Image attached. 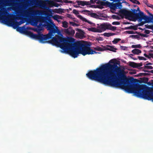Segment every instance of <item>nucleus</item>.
<instances>
[{
  "label": "nucleus",
  "mask_w": 153,
  "mask_h": 153,
  "mask_svg": "<svg viewBox=\"0 0 153 153\" xmlns=\"http://www.w3.org/2000/svg\"><path fill=\"white\" fill-rule=\"evenodd\" d=\"M134 78L127 79L125 72L117 65L107 63L100 67V82L105 85L125 89L137 97L153 102V89L144 84L131 83Z\"/></svg>",
  "instance_id": "f257e3e1"
},
{
  "label": "nucleus",
  "mask_w": 153,
  "mask_h": 153,
  "mask_svg": "<svg viewBox=\"0 0 153 153\" xmlns=\"http://www.w3.org/2000/svg\"><path fill=\"white\" fill-rule=\"evenodd\" d=\"M53 34L57 33L51 40L47 41V43L60 47L64 52L69 53L74 58H76L79 54L83 56L87 54H92L96 53L95 51L91 49L90 45L84 41L75 42L74 38L70 37L66 38L63 37L61 31L55 27Z\"/></svg>",
  "instance_id": "f03ea898"
},
{
  "label": "nucleus",
  "mask_w": 153,
  "mask_h": 153,
  "mask_svg": "<svg viewBox=\"0 0 153 153\" xmlns=\"http://www.w3.org/2000/svg\"><path fill=\"white\" fill-rule=\"evenodd\" d=\"M120 13L125 16L126 19L129 18L133 19H138L140 22L138 25V26H142L147 23L151 22L153 24V14L149 12V16L145 15L143 12L140 11L138 7L137 10L131 9V11L123 9L120 11Z\"/></svg>",
  "instance_id": "7ed1b4c3"
},
{
  "label": "nucleus",
  "mask_w": 153,
  "mask_h": 153,
  "mask_svg": "<svg viewBox=\"0 0 153 153\" xmlns=\"http://www.w3.org/2000/svg\"><path fill=\"white\" fill-rule=\"evenodd\" d=\"M46 23V28H47L48 30H49V33L46 35H43L39 31L38 32L37 34H36V39L38 40L42 43H47V40L51 39L52 36H53V32L55 29L54 27L55 25L52 22L50 23L47 22Z\"/></svg>",
  "instance_id": "20e7f679"
},
{
  "label": "nucleus",
  "mask_w": 153,
  "mask_h": 153,
  "mask_svg": "<svg viewBox=\"0 0 153 153\" xmlns=\"http://www.w3.org/2000/svg\"><path fill=\"white\" fill-rule=\"evenodd\" d=\"M19 23L18 22H16L13 24L14 26L16 27H17L16 29L17 31L21 33L25 34L34 39H36V34H34L30 31H28L25 26L22 27H18V25L21 24H19Z\"/></svg>",
  "instance_id": "39448f33"
},
{
  "label": "nucleus",
  "mask_w": 153,
  "mask_h": 153,
  "mask_svg": "<svg viewBox=\"0 0 153 153\" xmlns=\"http://www.w3.org/2000/svg\"><path fill=\"white\" fill-rule=\"evenodd\" d=\"M109 25V24L104 23L101 24L98 27L99 28V30L101 31L102 32V31H105L106 29L108 30Z\"/></svg>",
  "instance_id": "423d86ee"
},
{
  "label": "nucleus",
  "mask_w": 153,
  "mask_h": 153,
  "mask_svg": "<svg viewBox=\"0 0 153 153\" xmlns=\"http://www.w3.org/2000/svg\"><path fill=\"white\" fill-rule=\"evenodd\" d=\"M64 31L66 34L71 36H74L75 33V30L72 29L71 27H69L68 28L65 29Z\"/></svg>",
  "instance_id": "0eeeda50"
},
{
  "label": "nucleus",
  "mask_w": 153,
  "mask_h": 153,
  "mask_svg": "<svg viewBox=\"0 0 153 153\" xmlns=\"http://www.w3.org/2000/svg\"><path fill=\"white\" fill-rule=\"evenodd\" d=\"M107 46L108 47L105 48V50H109L115 52H116L117 49L116 48H114V46L110 45H107Z\"/></svg>",
  "instance_id": "6e6552de"
},
{
  "label": "nucleus",
  "mask_w": 153,
  "mask_h": 153,
  "mask_svg": "<svg viewBox=\"0 0 153 153\" xmlns=\"http://www.w3.org/2000/svg\"><path fill=\"white\" fill-rule=\"evenodd\" d=\"M76 2L79 5H81L82 6H84L89 4V2L86 1H77Z\"/></svg>",
  "instance_id": "1a4fd4ad"
},
{
  "label": "nucleus",
  "mask_w": 153,
  "mask_h": 153,
  "mask_svg": "<svg viewBox=\"0 0 153 153\" xmlns=\"http://www.w3.org/2000/svg\"><path fill=\"white\" fill-rule=\"evenodd\" d=\"M88 30L89 31H91L94 32L101 33V31L99 30V28H97L95 27H91L89 28Z\"/></svg>",
  "instance_id": "9d476101"
},
{
  "label": "nucleus",
  "mask_w": 153,
  "mask_h": 153,
  "mask_svg": "<svg viewBox=\"0 0 153 153\" xmlns=\"http://www.w3.org/2000/svg\"><path fill=\"white\" fill-rule=\"evenodd\" d=\"M131 52L134 54L138 55L141 53V51L138 49H135L132 50Z\"/></svg>",
  "instance_id": "9b49d317"
},
{
  "label": "nucleus",
  "mask_w": 153,
  "mask_h": 153,
  "mask_svg": "<svg viewBox=\"0 0 153 153\" xmlns=\"http://www.w3.org/2000/svg\"><path fill=\"white\" fill-rule=\"evenodd\" d=\"M53 19L57 21V22H59V21L58 20V19H62V17L61 16H59L58 15H55L52 17Z\"/></svg>",
  "instance_id": "f8f14e48"
},
{
  "label": "nucleus",
  "mask_w": 153,
  "mask_h": 153,
  "mask_svg": "<svg viewBox=\"0 0 153 153\" xmlns=\"http://www.w3.org/2000/svg\"><path fill=\"white\" fill-rule=\"evenodd\" d=\"M115 35V33H105L103 34V35L105 36L109 37Z\"/></svg>",
  "instance_id": "ddd939ff"
},
{
  "label": "nucleus",
  "mask_w": 153,
  "mask_h": 153,
  "mask_svg": "<svg viewBox=\"0 0 153 153\" xmlns=\"http://www.w3.org/2000/svg\"><path fill=\"white\" fill-rule=\"evenodd\" d=\"M48 4L50 7H53L54 6V2L52 0H48Z\"/></svg>",
  "instance_id": "4468645a"
},
{
  "label": "nucleus",
  "mask_w": 153,
  "mask_h": 153,
  "mask_svg": "<svg viewBox=\"0 0 153 153\" xmlns=\"http://www.w3.org/2000/svg\"><path fill=\"white\" fill-rule=\"evenodd\" d=\"M122 6L121 3H117L113 4V7L114 8H117V7H121Z\"/></svg>",
  "instance_id": "2eb2a0df"
},
{
  "label": "nucleus",
  "mask_w": 153,
  "mask_h": 153,
  "mask_svg": "<svg viewBox=\"0 0 153 153\" xmlns=\"http://www.w3.org/2000/svg\"><path fill=\"white\" fill-rule=\"evenodd\" d=\"M136 65H137V63L134 62H129V65L133 68H137Z\"/></svg>",
  "instance_id": "dca6fc26"
},
{
  "label": "nucleus",
  "mask_w": 153,
  "mask_h": 153,
  "mask_svg": "<svg viewBox=\"0 0 153 153\" xmlns=\"http://www.w3.org/2000/svg\"><path fill=\"white\" fill-rule=\"evenodd\" d=\"M108 30H111L112 31H114L116 30V27L113 26L111 24H109Z\"/></svg>",
  "instance_id": "f3484780"
},
{
  "label": "nucleus",
  "mask_w": 153,
  "mask_h": 153,
  "mask_svg": "<svg viewBox=\"0 0 153 153\" xmlns=\"http://www.w3.org/2000/svg\"><path fill=\"white\" fill-rule=\"evenodd\" d=\"M62 27L65 28H67L68 27V23L66 21H64L62 23Z\"/></svg>",
  "instance_id": "a211bd4d"
},
{
  "label": "nucleus",
  "mask_w": 153,
  "mask_h": 153,
  "mask_svg": "<svg viewBox=\"0 0 153 153\" xmlns=\"http://www.w3.org/2000/svg\"><path fill=\"white\" fill-rule=\"evenodd\" d=\"M141 47V45L140 44L136 45H133L131 46V48H140Z\"/></svg>",
  "instance_id": "6ab92c4d"
},
{
  "label": "nucleus",
  "mask_w": 153,
  "mask_h": 153,
  "mask_svg": "<svg viewBox=\"0 0 153 153\" xmlns=\"http://www.w3.org/2000/svg\"><path fill=\"white\" fill-rule=\"evenodd\" d=\"M77 30L78 32H79V33L81 35H83V33H84V32L82 30L77 29ZM79 34L78 33H76V34L77 35V34Z\"/></svg>",
  "instance_id": "aec40b11"
},
{
  "label": "nucleus",
  "mask_w": 153,
  "mask_h": 153,
  "mask_svg": "<svg viewBox=\"0 0 153 153\" xmlns=\"http://www.w3.org/2000/svg\"><path fill=\"white\" fill-rule=\"evenodd\" d=\"M129 37L132 38H136L137 39H139L140 38V36L138 35H131Z\"/></svg>",
  "instance_id": "412c9836"
},
{
  "label": "nucleus",
  "mask_w": 153,
  "mask_h": 153,
  "mask_svg": "<svg viewBox=\"0 0 153 153\" xmlns=\"http://www.w3.org/2000/svg\"><path fill=\"white\" fill-rule=\"evenodd\" d=\"M126 32L129 34H135V33H137L138 34V33L137 32H134L132 30H128V31H126Z\"/></svg>",
  "instance_id": "4be33fe9"
},
{
  "label": "nucleus",
  "mask_w": 153,
  "mask_h": 153,
  "mask_svg": "<svg viewBox=\"0 0 153 153\" xmlns=\"http://www.w3.org/2000/svg\"><path fill=\"white\" fill-rule=\"evenodd\" d=\"M144 68L147 69H153V67L151 66H149L148 65H146L144 67Z\"/></svg>",
  "instance_id": "5701e85b"
},
{
  "label": "nucleus",
  "mask_w": 153,
  "mask_h": 153,
  "mask_svg": "<svg viewBox=\"0 0 153 153\" xmlns=\"http://www.w3.org/2000/svg\"><path fill=\"white\" fill-rule=\"evenodd\" d=\"M145 26L147 28L153 30V25H145Z\"/></svg>",
  "instance_id": "b1692460"
},
{
  "label": "nucleus",
  "mask_w": 153,
  "mask_h": 153,
  "mask_svg": "<svg viewBox=\"0 0 153 153\" xmlns=\"http://www.w3.org/2000/svg\"><path fill=\"white\" fill-rule=\"evenodd\" d=\"M120 39H114V40L112 42H113V43L114 44H117V42L119 41L120 40Z\"/></svg>",
  "instance_id": "393cba45"
},
{
  "label": "nucleus",
  "mask_w": 153,
  "mask_h": 153,
  "mask_svg": "<svg viewBox=\"0 0 153 153\" xmlns=\"http://www.w3.org/2000/svg\"><path fill=\"white\" fill-rule=\"evenodd\" d=\"M142 81L144 83H146L148 81V79L147 78L144 77L142 78Z\"/></svg>",
  "instance_id": "a878e982"
},
{
  "label": "nucleus",
  "mask_w": 153,
  "mask_h": 153,
  "mask_svg": "<svg viewBox=\"0 0 153 153\" xmlns=\"http://www.w3.org/2000/svg\"><path fill=\"white\" fill-rule=\"evenodd\" d=\"M91 17L96 18L98 16V15L96 13H91L90 14Z\"/></svg>",
  "instance_id": "bb28decb"
},
{
  "label": "nucleus",
  "mask_w": 153,
  "mask_h": 153,
  "mask_svg": "<svg viewBox=\"0 0 153 153\" xmlns=\"http://www.w3.org/2000/svg\"><path fill=\"white\" fill-rule=\"evenodd\" d=\"M138 34L139 35L143 37H148V35L146 34H143L142 33H140V32L138 33Z\"/></svg>",
  "instance_id": "cd10ccee"
},
{
  "label": "nucleus",
  "mask_w": 153,
  "mask_h": 153,
  "mask_svg": "<svg viewBox=\"0 0 153 153\" xmlns=\"http://www.w3.org/2000/svg\"><path fill=\"white\" fill-rule=\"evenodd\" d=\"M69 23L70 24L72 25L73 26H78V24H77L76 23L73 22H70Z\"/></svg>",
  "instance_id": "c85d7f7f"
},
{
  "label": "nucleus",
  "mask_w": 153,
  "mask_h": 153,
  "mask_svg": "<svg viewBox=\"0 0 153 153\" xmlns=\"http://www.w3.org/2000/svg\"><path fill=\"white\" fill-rule=\"evenodd\" d=\"M131 29H133L134 30H137V27L136 26H131Z\"/></svg>",
  "instance_id": "c756f323"
},
{
  "label": "nucleus",
  "mask_w": 153,
  "mask_h": 153,
  "mask_svg": "<svg viewBox=\"0 0 153 153\" xmlns=\"http://www.w3.org/2000/svg\"><path fill=\"white\" fill-rule=\"evenodd\" d=\"M64 2L66 3H73V2L72 1H69L68 0H64Z\"/></svg>",
  "instance_id": "7c9ffc66"
},
{
  "label": "nucleus",
  "mask_w": 153,
  "mask_h": 153,
  "mask_svg": "<svg viewBox=\"0 0 153 153\" xmlns=\"http://www.w3.org/2000/svg\"><path fill=\"white\" fill-rule=\"evenodd\" d=\"M138 58L140 60H146V59L144 57L140 56H138Z\"/></svg>",
  "instance_id": "2f4dec72"
},
{
  "label": "nucleus",
  "mask_w": 153,
  "mask_h": 153,
  "mask_svg": "<svg viewBox=\"0 0 153 153\" xmlns=\"http://www.w3.org/2000/svg\"><path fill=\"white\" fill-rule=\"evenodd\" d=\"M127 47L126 46H120V48L121 50H126L127 48Z\"/></svg>",
  "instance_id": "473e14b6"
},
{
  "label": "nucleus",
  "mask_w": 153,
  "mask_h": 153,
  "mask_svg": "<svg viewBox=\"0 0 153 153\" xmlns=\"http://www.w3.org/2000/svg\"><path fill=\"white\" fill-rule=\"evenodd\" d=\"M112 24L113 25H119L120 24V23L119 22H114L112 23Z\"/></svg>",
  "instance_id": "72a5a7b5"
},
{
  "label": "nucleus",
  "mask_w": 153,
  "mask_h": 153,
  "mask_svg": "<svg viewBox=\"0 0 153 153\" xmlns=\"http://www.w3.org/2000/svg\"><path fill=\"white\" fill-rule=\"evenodd\" d=\"M73 13L76 15H77L79 13L78 11L75 9L73 10Z\"/></svg>",
  "instance_id": "f704fd0d"
},
{
  "label": "nucleus",
  "mask_w": 153,
  "mask_h": 153,
  "mask_svg": "<svg viewBox=\"0 0 153 153\" xmlns=\"http://www.w3.org/2000/svg\"><path fill=\"white\" fill-rule=\"evenodd\" d=\"M147 6L148 7H150L153 9V5L151 4L150 3H148V4H147Z\"/></svg>",
  "instance_id": "c9c22d12"
},
{
  "label": "nucleus",
  "mask_w": 153,
  "mask_h": 153,
  "mask_svg": "<svg viewBox=\"0 0 153 153\" xmlns=\"http://www.w3.org/2000/svg\"><path fill=\"white\" fill-rule=\"evenodd\" d=\"M137 65H136V66H137V68L141 67L142 66L143 64L142 63H137Z\"/></svg>",
  "instance_id": "e433bc0d"
},
{
  "label": "nucleus",
  "mask_w": 153,
  "mask_h": 153,
  "mask_svg": "<svg viewBox=\"0 0 153 153\" xmlns=\"http://www.w3.org/2000/svg\"><path fill=\"white\" fill-rule=\"evenodd\" d=\"M96 39L97 41H102L103 40L102 38L101 37H97L96 38Z\"/></svg>",
  "instance_id": "4c0bfd02"
},
{
  "label": "nucleus",
  "mask_w": 153,
  "mask_h": 153,
  "mask_svg": "<svg viewBox=\"0 0 153 153\" xmlns=\"http://www.w3.org/2000/svg\"><path fill=\"white\" fill-rule=\"evenodd\" d=\"M144 32L147 34H149L150 33V31L149 30H145Z\"/></svg>",
  "instance_id": "58836bf2"
},
{
  "label": "nucleus",
  "mask_w": 153,
  "mask_h": 153,
  "mask_svg": "<svg viewBox=\"0 0 153 153\" xmlns=\"http://www.w3.org/2000/svg\"><path fill=\"white\" fill-rule=\"evenodd\" d=\"M54 6H53V7H58L59 6V4L58 3H56V2H54Z\"/></svg>",
  "instance_id": "ea45409f"
},
{
  "label": "nucleus",
  "mask_w": 153,
  "mask_h": 153,
  "mask_svg": "<svg viewBox=\"0 0 153 153\" xmlns=\"http://www.w3.org/2000/svg\"><path fill=\"white\" fill-rule=\"evenodd\" d=\"M143 2L146 4L147 5V4H148V1L147 0H144L143 1Z\"/></svg>",
  "instance_id": "a19ab883"
},
{
  "label": "nucleus",
  "mask_w": 153,
  "mask_h": 153,
  "mask_svg": "<svg viewBox=\"0 0 153 153\" xmlns=\"http://www.w3.org/2000/svg\"><path fill=\"white\" fill-rule=\"evenodd\" d=\"M144 56H145L146 57H147L149 59L150 58V57L149 56L147 55L146 53H145L144 54Z\"/></svg>",
  "instance_id": "79ce46f5"
},
{
  "label": "nucleus",
  "mask_w": 153,
  "mask_h": 153,
  "mask_svg": "<svg viewBox=\"0 0 153 153\" xmlns=\"http://www.w3.org/2000/svg\"><path fill=\"white\" fill-rule=\"evenodd\" d=\"M96 50H97L98 51H101L102 50V48L100 47H99L97 48Z\"/></svg>",
  "instance_id": "37998d69"
},
{
  "label": "nucleus",
  "mask_w": 153,
  "mask_h": 153,
  "mask_svg": "<svg viewBox=\"0 0 153 153\" xmlns=\"http://www.w3.org/2000/svg\"><path fill=\"white\" fill-rule=\"evenodd\" d=\"M7 22L10 24H11L12 23V22L11 20H7Z\"/></svg>",
  "instance_id": "c03bdc74"
},
{
  "label": "nucleus",
  "mask_w": 153,
  "mask_h": 153,
  "mask_svg": "<svg viewBox=\"0 0 153 153\" xmlns=\"http://www.w3.org/2000/svg\"><path fill=\"white\" fill-rule=\"evenodd\" d=\"M112 17L114 19H117V17H118V16H117L115 15H113L112 16Z\"/></svg>",
  "instance_id": "a18cd8bd"
},
{
  "label": "nucleus",
  "mask_w": 153,
  "mask_h": 153,
  "mask_svg": "<svg viewBox=\"0 0 153 153\" xmlns=\"http://www.w3.org/2000/svg\"><path fill=\"white\" fill-rule=\"evenodd\" d=\"M85 19V21L87 22H88V23L89 24H91V22H90L89 21H88V20H86V19Z\"/></svg>",
  "instance_id": "49530a36"
},
{
  "label": "nucleus",
  "mask_w": 153,
  "mask_h": 153,
  "mask_svg": "<svg viewBox=\"0 0 153 153\" xmlns=\"http://www.w3.org/2000/svg\"><path fill=\"white\" fill-rule=\"evenodd\" d=\"M149 74L147 73H143V76H146L149 75Z\"/></svg>",
  "instance_id": "de8ad7c7"
},
{
  "label": "nucleus",
  "mask_w": 153,
  "mask_h": 153,
  "mask_svg": "<svg viewBox=\"0 0 153 153\" xmlns=\"http://www.w3.org/2000/svg\"><path fill=\"white\" fill-rule=\"evenodd\" d=\"M131 1L132 2L134 3H135L137 0H129Z\"/></svg>",
  "instance_id": "09e8293b"
},
{
  "label": "nucleus",
  "mask_w": 153,
  "mask_h": 153,
  "mask_svg": "<svg viewBox=\"0 0 153 153\" xmlns=\"http://www.w3.org/2000/svg\"><path fill=\"white\" fill-rule=\"evenodd\" d=\"M135 4H136L139 5H140V2L138 1L137 0L136 1Z\"/></svg>",
  "instance_id": "8fccbe9b"
},
{
  "label": "nucleus",
  "mask_w": 153,
  "mask_h": 153,
  "mask_svg": "<svg viewBox=\"0 0 153 153\" xmlns=\"http://www.w3.org/2000/svg\"><path fill=\"white\" fill-rule=\"evenodd\" d=\"M143 71L144 72H149V71H147L146 70H145V69H143Z\"/></svg>",
  "instance_id": "3c124183"
},
{
  "label": "nucleus",
  "mask_w": 153,
  "mask_h": 153,
  "mask_svg": "<svg viewBox=\"0 0 153 153\" xmlns=\"http://www.w3.org/2000/svg\"><path fill=\"white\" fill-rule=\"evenodd\" d=\"M138 76H143V73H140L138 74Z\"/></svg>",
  "instance_id": "603ef678"
},
{
  "label": "nucleus",
  "mask_w": 153,
  "mask_h": 153,
  "mask_svg": "<svg viewBox=\"0 0 153 153\" xmlns=\"http://www.w3.org/2000/svg\"><path fill=\"white\" fill-rule=\"evenodd\" d=\"M149 54V56L153 59V54L150 53Z\"/></svg>",
  "instance_id": "864d4df0"
},
{
  "label": "nucleus",
  "mask_w": 153,
  "mask_h": 153,
  "mask_svg": "<svg viewBox=\"0 0 153 153\" xmlns=\"http://www.w3.org/2000/svg\"><path fill=\"white\" fill-rule=\"evenodd\" d=\"M56 1L58 2L62 3L63 2L62 0H56Z\"/></svg>",
  "instance_id": "5fc2aeb1"
},
{
  "label": "nucleus",
  "mask_w": 153,
  "mask_h": 153,
  "mask_svg": "<svg viewBox=\"0 0 153 153\" xmlns=\"http://www.w3.org/2000/svg\"><path fill=\"white\" fill-rule=\"evenodd\" d=\"M67 17L69 18H71V16L70 14H67Z\"/></svg>",
  "instance_id": "6e6d98bb"
},
{
  "label": "nucleus",
  "mask_w": 153,
  "mask_h": 153,
  "mask_svg": "<svg viewBox=\"0 0 153 153\" xmlns=\"http://www.w3.org/2000/svg\"><path fill=\"white\" fill-rule=\"evenodd\" d=\"M126 29H131V26L130 27H126Z\"/></svg>",
  "instance_id": "4d7b16f0"
},
{
  "label": "nucleus",
  "mask_w": 153,
  "mask_h": 153,
  "mask_svg": "<svg viewBox=\"0 0 153 153\" xmlns=\"http://www.w3.org/2000/svg\"><path fill=\"white\" fill-rule=\"evenodd\" d=\"M138 29H140V30H145V28H144V29H143V28H141V27H139Z\"/></svg>",
  "instance_id": "13d9d810"
},
{
  "label": "nucleus",
  "mask_w": 153,
  "mask_h": 153,
  "mask_svg": "<svg viewBox=\"0 0 153 153\" xmlns=\"http://www.w3.org/2000/svg\"><path fill=\"white\" fill-rule=\"evenodd\" d=\"M78 16H79V18H80V19H82V18H83L82 16H81V15H79Z\"/></svg>",
  "instance_id": "bf43d9fd"
},
{
  "label": "nucleus",
  "mask_w": 153,
  "mask_h": 153,
  "mask_svg": "<svg viewBox=\"0 0 153 153\" xmlns=\"http://www.w3.org/2000/svg\"><path fill=\"white\" fill-rule=\"evenodd\" d=\"M150 48H151V49H153V46H150ZM151 51L153 52V51L151 50Z\"/></svg>",
  "instance_id": "052dcab7"
},
{
  "label": "nucleus",
  "mask_w": 153,
  "mask_h": 153,
  "mask_svg": "<svg viewBox=\"0 0 153 153\" xmlns=\"http://www.w3.org/2000/svg\"><path fill=\"white\" fill-rule=\"evenodd\" d=\"M149 73H151L153 74V70L149 71Z\"/></svg>",
  "instance_id": "680f3d73"
},
{
  "label": "nucleus",
  "mask_w": 153,
  "mask_h": 153,
  "mask_svg": "<svg viewBox=\"0 0 153 153\" xmlns=\"http://www.w3.org/2000/svg\"><path fill=\"white\" fill-rule=\"evenodd\" d=\"M152 65V63H147V64H146V65Z\"/></svg>",
  "instance_id": "e2e57ef3"
},
{
  "label": "nucleus",
  "mask_w": 153,
  "mask_h": 153,
  "mask_svg": "<svg viewBox=\"0 0 153 153\" xmlns=\"http://www.w3.org/2000/svg\"><path fill=\"white\" fill-rule=\"evenodd\" d=\"M112 61H113V59L111 60L109 62L111 63H113L114 62H112Z\"/></svg>",
  "instance_id": "0e129e2a"
},
{
  "label": "nucleus",
  "mask_w": 153,
  "mask_h": 153,
  "mask_svg": "<svg viewBox=\"0 0 153 153\" xmlns=\"http://www.w3.org/2000/svg\"><path fill=\"white\" fill-rule=\"evenodd\" d=\"M131 57V58L132 59H133L134 60H136V59H137V58H134V57Z\"/></svg>",
  "instance_id": "69168bd1"
},
{
  "label": "nucleus",
  "mask_w": 153,
  "mask_h": 153,
  "mask_svg": "<svg viewBox=\"0 0 153 153\" xmlns=\"http://www.w3.org/2000/svg\"><path fill=\"white\" fill-rule=\"evenodd\" d=\"M130 56H133V54H130Z\"/></svg>",
  "instance_id": "338daca9"
},
{
  "label": "nucleus",
  "mask_w": 153,
  "mask_h": 153,
  "mask_svg": "<svg viewBox=\"0 0 153 153\" xmlns=\"http://www.w3.org/2000/svg\"><path fill=\"white\" fill-rule=\"evenodd\" d=\"M62 10V9H59V10L60 11V12H62V11H61V10Z\"/></svg>",
  "instance_id": "774afa93"
}]
</instances>
